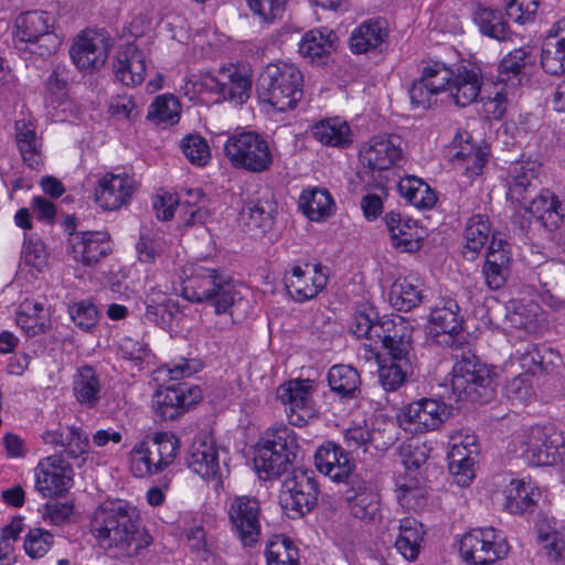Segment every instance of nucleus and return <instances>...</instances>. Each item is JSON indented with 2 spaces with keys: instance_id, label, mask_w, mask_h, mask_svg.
Listing matches in <instances>:
<instances>
[{
  "instance_id": "f257e3e1",
  "label": "nucleus",
  "mask_w": 565,
  "mask_h": 565,
  "mask_svg": "<svg viewBox=\"0 0 565 565\" xmlns=\"http://www.w3.org/2000/svg\"><path fill=\"white\" fill-rule=\"evenodd\" d=\"M90 532L99 546L117 548L128 557L139 555L152 543V536L140 527L137 510L121 500H106L96 508Z\"/></svg>"
},
{
  "instance_id": "f03ea898",
  "label": "nucleus",
  "mask_w": 565,
  "mask_h": 565,
  "mask_svg": "<svg viewBox=\"0 0 565 565\" xmlns=\"http://www.w3.org/2000/svg\"><path fill=\"white\" fill-rule=\"evenodd\" d=\"M183 296L191 302L212 306L216 315L228 311L232 317V308L243 300L237 297L238 292L230 277L218 269L204 266L194 267L184 284Z\"/></svg>"
},
{
  "instance_id": "7ed1b4c3",
  "label": "nucleus",
  "mask_w": 565,
  "mask_h": 565,
  "mask_svg": "<svg viewBox=\"0 0 565 565\" xmlns=\"http://www.w3.org/2000/svg\"><path fill=\"white\" fill-rule=\"evenodd\" d=\"M302 87V73L287 62L268 64L256 84L258 97L278 111L295 108L303 96Z\"/></svg>"
},
{
  "instance_id": "20e7f679",
  "label": "nucleus",
  "mask_w": 565,
  "mask_h": 565,
  "mask_svg": "<svg viewBox=\"0 0 565 565\" xmlns=\"http://www.w3.org/2000/svg\"><path fill=\"white\" fill-rule=\"evenodd\" d=\"M455 359L451 390L456 399H466L473 403L491 401L495 395L498 385L494 371L480 363L470 350H462L460 354H455Z\"/></svg>"
},
{
  "instance_id": "39448f33",
  "label": "nucleus",
  "mask_w": 565,
  "mask_h": 565,
  "mask_svg": "<svg viewBox=\"0 0 565 565\" xmlns=\"http://www.w3.org/2000/svg\"><path fill=\"white\" fill-rule=\"evenodd\" d=\"M298 449L294 429L288 426L268 429L256 451L255 467L260 473H265L264 479L277 478L296 459Z\"/></svg>"
},
{
  "instance_id": "423d86ee",
  "label": "nucleus",
  "mask_w": 565,
  "mask_h": 565,
  "mask_svg": "<svg viewBox=\"0 0 565 565\" xmlns=\"http://www.w3.org/2000/svg\"><path fill=\"white\" fill-rule=\"evenodd\" d=\"M224 153L234 168L253 173L268 171L274 163L267 140L255 131L232 135L224 145Z\"/></svg>"
},
{
  "instance_id": "0eeeda50",
  "label": "nucleus",
  "mask_w": 565,
  "mask_h": 565,
  "mask_svg": "<svg viewBox=\"0 0 565 565\" xmlns=\"http://www.w3.org/2000/svg\"><path fill=\"white\" fill-rule=\"evenodd\" d=\"M54 18L46 11L33 10L20 14L15 20V38L20 42L38 45L34 51L41 56L51 55L62 44V36L54 29Z\"/></svg>"
},
{
  "instance_id": "6e6552de",
  "label": "nucleus",
  "mask_w": 565,
  "mask_h": 565,
  "mask_svg": "<svg viewBox=\"0 0 565 565\" xmlns=\"http://www.w3.org/2000/svg\"><path fill=\"white\" fill-rule=\"evenodd\" d=\"M280 503L290 519L311 512L318 501V483L312 470L295 469L284 481Z\"/></svg>"
},
{
  "instance_id": "1a4fd4ad",
  "label": "nucleus",
  "mask_w": 565,
  "mask_h": 565,
  "mask_svg": "<svg viewBox=\"0 0 565 565\" xmlns=\"http://www.w3.org/2000/svg\"><path fill=\"white\" fill-rule=\"evenodd\" d=\"M460 555L473 565H490L507 556L509 545L494 527L475 529L460 540Z\"/></svg>"
},
{
  "instance_id": "9d476101",
  "label": "nucleus",
  "mask_w": 565,
  "mask_h": 565,
  "mask_svg": "<svg viewBox=\"0 0 565 565\" xmlns=\"http://www.w3.org/2000/svg\"><path fill=\"white\" fill-rule=\"evenodd\" d=\"M345 487L343 498L354 519L372 523L381 518V497L374 483L367 479L366 471L351 477Z\"/></svg>"
},
{
  "instance_id": "9b49d317",
  "label": "nucleus",
  "mask_w": 565,
  "mask_h": 565,
  "mask_svg": "<svg viewBox=\"0 0 565 565\" xmlns=\"http://www.w3.org/2000/svg\"><path fill=\"white\" fill-rule=\"evenodd\" d=\"M232 532L244 546H253L260 535V503L249 495H235L227 504Z\"/></svg>"
},
{
  "instance_id": "f8f14e48",
  "label": "nucleus",
  "mask_w": 565,
  "mask_h": 565,
  "mask_svg": "<svg viewBox=\"0 0 565 565\" xmlns=\"http://www.w3.org/2000/svg\"><path fill=\"white\" fill-rule=\"evenodd\" d=\"M459 306L454 299H444L431 309L428 320V333L443 347L454 350L461 349L463 344L462 318Z\"/></svg>"
},
{
  "instance_id": "ddd939ff",
  "label": "nucleus",
  "mask_w": 565,
  "mask_h": 565,
  "mask_svg": "<svg viewBox=\"0 0 565 565\" xmlns=\"http://www.w3.org/2000/svg\"><path fill=\"white\" fill-rule=\"evenodd\" d=\"M448 406L434 398H422L404 406L397 416L401 427L413 434L438 429L449 417Z\"/></svg>"
},
{
  "instance_id": "4468645a",
  "label": "nucleus",
  "mask_w": 565,
  "mask_h": 565,
  "mask_svg": "<svg viewBox=\"0 0 565 565\" xmlns=\"http://www.w3.org/2000/svg\"><path fill=\"white\" fill-rule=\"evenodd\" d=\"M520 457L529 465L551 466L558 458V448L563 445L562 436L540 426L531 427L519 437Z\"/></svg>"
},
{
  "instance_id": "2eb2a0df",
  "label": "nucleus",
  "mask_w": 565,
  "mask_h": 565,
  "mask_svg": "<svg viewBox=\"0 0 565 565\" xmlns=\"http://www.w3.org/2000/svg\"><path fill=\"white\" fill-rule=\"evenodd\" d=\"M201 398L202 392L199 386L181 382L158 391L153 396V407L161 419L172 420Z\"/></svg>"
},
{
  "instance_id": "dca6fc26",
  "label": "nucleus",
  "mask_w": 565,
  "mask_h": 565,
  "mask_svg": "<svg viewBox=\"0 0 565 565\" xmlns=\"http://www.w3.org/2000/svg\"><path fill=\"white\" fill-rule=\"evenodd\" d=\"M401 142L396 135L371 138L359 152L362 168L372 173L391 169L402 158Z\"/></svg>"
},
{
  "instance_id": "f3484780",
  "label": "nucleus",
  "mask_w": 565,
  "mask_h": 565,
  "mask_svg": "<svg viewBox=\"0 0 565 565\" xmlns=\"http://www.w3.org/2000/svg\"><path fill=\"white\" fill-rule=\"evenodd\" d=\"M35 488L43 497H60L72 483V468L57 455L41 460L35 470Z\"/></svg>"
},
{
  "instance_id": "a211bd4d",
  "label": "nucleus",
  "mask_w": 565,
  "mask_h": 565,
  "mask_svg": "<svg viewBox=\"0 0 565 565\" xmlns=\"http://www.w3.org/2000/svg\"><path fill=\"white\" fill-rule=\"evenodd\" d=\"M277 397L285 405L290 425L301 427L315 416L310 386L302 381L281 384L277 390Z\"/></svg>"
},
{
  "instance_id": "6ab92c4d",
  "label": "nucleus",
  "mask_w": 565,
  "mask_h": 565,
  "mask_svg": "<svg viewBox=\"0 0 565 565\" xmlns=\"http://www.w3.org/2000/svg\"><path fill=\"white\" fill-rule=\"evenodd\" d=\"M108 39L100 32H83L70 49L73 63L82 71L100 68L109 53Z\"/></svg>"
},
{
  "instance_id": "aec40b11",
  "label": "nucleus",
  "mask_w": 565,
  "mask_h": 565,
  "mask_svg": "<svg viewBox=\"0 0 565 565\" xmlns=\"http://www.w3.org/2000/svg\"><path fill=\"white\" fill-rule=\"evenodd\" d=\"M136 189L137 184L129 175L106 173L95 189V202L105 211H115L130 201Z\"/></svg>"
},
{
  "instance_id": "412c9836",
  "label": "nucleus",
  "mask_w": 565,
  "mask_h": 565,
  "mask_svg": "<svg viewBox=\"0 0 565 565\" xmlns=\"http://www.w3.org/2000/svg\"><path fill=\"white\" fill-rule=\"evenodd\" d=\"M276 211L277 203L274 194L265 190L244 204L241 211V220L246 231L252 235H263L273 227Z\"/></svg>"
},
{
  "instance_id": "4be33fe9",
  "label": "nucleus",
  "mask_w": 565,
  "mask_h": 565,
  "mask_svg": "<svg viewBox=\"0 0 565 565\" xmlns=\"http://www.w3.org/2000/svg\"><path fill=\"white\" fill-rule=\"evenodd\" d=\"M318 470L337 482L348 483L353 476H361L363 471L354 472V461L343 446L328 443L321 446L315 456Z\"/></svg>"
},
{
  "instance_id": "5701e85b",
  "label": "nucleus",
  "mask_w": 565,
  "mask_h": 565,
  "mask_svg": "<svg viewBox=\"0 0 565 565\" xmlns=\"http://www.w3.org/2000/svg\"><path fill=\"white\" fill-rule=\"evenodd\" d=\"M312 277H307L308 270L299 265H295L290 271L285 274V287L294 300L303 302L312 299L326 287L328 282L327 268L316 264L312 265Z\"/></svg>"
},
{
  "instance_id": "b1692460",
  "label": "nucleus",
  "mask_w": 565,
  "mask_h": 565,
  "mask_svg": "<svg viewBox=\"0 0 565 565\" xmlns=\"http://www.w3.org/2000/svg\"><path fill=\"white\" fill-rule=\"evenodd\" d=\"M186 465L202 479L220 480L221 478L217 450L206 435L194 438L186 455Z\"/></svg>"
},
{
  "instance_id": "393cba45",
  "label": "nucleus",
  "mask_w": 565,
  "mask_h": 565,
  "mask_svg": "<svg viewBox=\"0 0 565 565\" xmlns=\"http://www.w3.org/2000/svg\"><path fill=\"white\" fill-rule=\"evenodd\" d=\"M73 258L86 266L97 264L111 252L109 234L106 232H83L70 241Z\"/></svg>"
},
{
  "instance_id": "a878e982",
  "label": "nucleus",
  "mask_w": 565,
  "mask_h": 565,
  "mask_svg": "<svg viewBox=\"0 0 565 565\" xmlns=\"http://www.w3.org/2000/svg\"><path fill=\"white\" fill-rule=\"evenodd\" d=\"M146 68L145 54L132 43L117 52L113 64L116 79L126 86L141 84L145 81Z\"/></svg>"
},
{
  "instance_id": "bb28decb",
  "label": "nucleus",
  "mask_w": 565,
  "mask_h": 565,
  "mask_svg": "<svg viewBox=\"0 0 565 565\" xmlns=\"http://www.w3.org/2000/svg\"><path fill=\"white\" fill-rule=\"evenodd\" d=\"M385 223L394 247L408 253L417 252L422 247L424 231L416 221L390 212L385 215Z\"/></svg>"
},
{
  "instance_id": "cd10ccee",
  "label": "nucleus",
  "mask_w": 565,
  "mask_h": 565,
  "mask_svg": "<svg viewBox=\"0 0 565 565\" xmlns=\"http://www.w3.org/2000/svg\"><path fill=\"white\" fill-rule=\"evenodd\" d=\"M537 164L531 160L512 162L508 169L507 196L520 204L526 203L527 193L536 189Z\"/></svg>"
},
{
  "instance_id": "c85d7f7f",
  "label": "nucleus",
  "mask_w": 565,
  "mask_h": 565,
  "mask_svg": "<svg viewBox=\"0 0 565 565\" xmlns=\"http://www.w3.org/2000/svg\"><path fill=\"white\" fill-rule=\"evenodd\" d=\"M478 446L475 437L467 436L466 443H454L448 454L449 470L455 477V481L460 487H467L475 478L473 466Z\"/></svg>"
},
{
  "instance_id": "c756f323",
  "label": "nucleus",
  "mask_w": 565,
  "mask_h": 565,
  "mask_svg": "<svg viewBox=\"0 0 565 565\" xmlns=\"http://www.w3.org/2000/svg\"><path fill=\"white\" fill-rule=\"evenodd\" d=\"M388 38L385 19L375 18L363 21L350 35V49L355 54L377 50Z\"/></svg>"
},
{
  "instance_id": "7c9ffc66",
  "label": "nucleus",
  "mask_w": 565,
  "mask_h": 565,
  "mask_svg": "<svg viewBox=\"0 0 565 565\" xmlns=\"http://www.w3.org/2000/svg\"><path fill=\"white\" fill-rule=\"evenodd\" d=\"M42 439L46 445L62 447L72 458H78L87 452L89 446L88 437L75 426L60 425L57 429L44 431Z\"/></svg>"
},
{
  "instance_id": "2f4dec72",
  "label": "nucleus",
  "mask_w": 565,
  "mask_h": 565,
  "mask_svg": "<svg viewBox=\"0 0 565 565\" xmlns=\"http://www.w3.org/2000/svg\"><path fill=\"white\" fill-rule=\"evenodd\" d=\"M214 89L225 99L237 104L245 103L249 97L252 78L237 70H222L218 77L212 79Z\"/></svg>"
},
{
  "instance_id": "473e14b6",
  "label": "nucleus",
  "mask_w": 565,
  "mask_h": 565,
  "mask_svg": "<svg viewBox=\"0 0 565 565\" xmlns=\"http://www.w3.org/2000/svg\"><path fill=\"white\" fill-rule=\"evenodd\" d=\"M524 210L531 214H533L541 224L553 231L557 228L562 223L563 215L558 211L561 207V203L557 196L547 189H543L540 193L533 198L529 205L525 203Z\"/></svg>"
},
{
  "instance_id": "72a5a7b5",
  "label": "nucleus",
  "mask_w": 565,
  "mask_h": 565,
  "mask_svg": "<svg viewBox=\"0 0 565 565\" xmlns=\"http://www.w3.org/2000/svg\"><path fill=\"white\" fill-rule=\"evenodd\" d=\"M179 313V303L160 291L152 292L146 299L143 319L161 329L170 328Z\"/></svg>"
},
{
  "instance_id": "f704fd0d",
  "label": "nucleus",
  "mask_w": 565,
  "mask_h": 565,
  "mask_svg": "<svg viewBox=\"0 0 565 565\" xmlns=\"http://www.w3.org/2000/svg\"><path fill=\"white\" fill-rule=\"evenodd\" d=\"M481 90V82L472 70H459L449 84V96L459 107H466L477 100Z\"/></svg>"
},
{
  "instance_id": "c9c22d12",
  "label": "nucleus",
  "mask_w": 565,
  "mask_h": 565,
  "mask_svg": "<svg viewBox=\"0 0 565 565\" xmlns=\"http://www.w3.org/2000/svg\"><path fill=\"white\" fill-rule=\"evenodd\" d=\"M73 391L82 405L88 408L96 406L102 397V385L94 367L85 365L78 370L74 377Z\"/></svg>"
},
{
  "instance_id": "e433bc0d",
  "label": "nucleus",
  "mask_w": 565,
  "mask_h": 565,
  "mask_svg": "<svg viewBox=\"0 0 565 565\" xmlns=\"http://www.w3.org/2000/svg\"><path fill=\"white\" fill-rule=\"evenodd\" d=\"M328 383L331 391L343 398H356L361 392L360 374L351 365H333L328 372Z\"/></svg>"
},
{
  "instance_id": "4c0bfd02",
  "label": "nucleus",
  "mask_w": 565,
  "mask_h": 565,
  "mask_svg": "<svg viewBox=\"0 0 565 565\" xmlns=\"http://www.w3.org/2000/svg\"><path fill=\"white\" fill-rule=\"evenodd\" d=\"M316 140L324 146L344 148L352 142L351 129L347 121L328 118L312 127Z\"/></svg>"
},
{
  "instance_id": "58836bf2",
  "label": "nucleus",
  "mask_w": 565,
  "mask_h": 565,
  "mask_svg": "<svg viewBox=\"0 0 565 565\" xmlns=\"http://www.w3.org/2000/svg\"><path fill=\"white\" fill-rule=\"evenodd\" d=\"M490 235V223L486 215L477 214L471 216L465 228V245L462 255L466 258L475 259V256L483 248Z\"/></svg>"
},
{
  "instance_id": "ea45409f",
  "label": "nucleus",
  "mask_w": 565,
  "mask_h": 565,
  "mask_svg": "<svg viewBox=\"0 0 565 565\" xmlns=\"http://www.w3.org/2000/svg\"><path fill=\"white\" fill-rule=\"evenodd\" d=\"M299 205L311 221L319 222L331 215L334 203L327 189H308L301 193Z\"/></svg>"
},
{
  "instance_id": "a19ab883",
  "label": "nucleus",
  "mask_w": 565,
  "mask_h": 565,
  "mask_svg": "<svg viewBox=\"0 0 565 565\" xmlns=\"http://www.w3.org/2000/svg\"><path fill=\"white\" fill-rule=\"evenodd\" d=\"M540 497L539 491L524 481H512L507 489L505 509L512 514L532 511Z\"/></svg>"
},
{
  "instance_id": "79ce46f5",
  "label": "nucleus",
  "mask_w": 565,
  "mask_h": 565,
  "mask_svg": "<svg viewBox=\"0 0 565 565\" xmlns=\"http://www.w3.org/2000/svg\"><path fill=\"white\" fill-rule=\"evenodd\" d=\"M334 40L332 31L310 30L299 43V53L311 61L321 60L334 50Z\"/></svg>"
},
{
  "instance_id": "37998d69",
  "label": "nucleus",
  "mask_w": 565,
  "mask_h": 565,
  "mask_svg": "<svg viewBox=\"0 0 565 565\" xmlns=\"http://www.w3.org/2000/svg\"><path fill=\"white\" fill-rule=\"evenodd\" d=\"M382 345L391 355V361H412V330L401 316H397V322L394 331L386 335V340Z\"/></svg>"
},
{
  "instance_id": "c03bdc74",
  "label": "nucleus",
  "mask_w": 565,
  "mask_h": 565,
  "mask_svg": "<svg viewBox=\"0 0 565 565\" xmlns=\"http://www.w3.org/2000/svg\"><path fill=\"white\" fill-rule=\"evenodd\" d=\"M475 21L482 34L497 41L511 39L512 32L500 11L490 8H479L475 12Z\"/></svg>"
},
{
  "instance_id": "a18cd8bd",
  "label": "nucleus",
  "mask_w": 565,
  "mask_h": 565,
  "mask_svg": "<svg viewBox=\"0 0 565 565\" xmlns=\"http://www.w3.org/2000/svg\"><path fill=\"white\" fill-rule=\"evenodd\" d=\"M423 300V290L408 278L397 279L390 290V302L399 311H409Z\"/></svg>"
},
{
  "instance_id": "49530a36",
  "label": "nucleus",
  "mask_w": 565,
  "mask_h": 565,
  "mask_svg": "<svg viewBox=\"0 0 565 565\" xmlns=\"http://www.w3.org/2000/svg\"><path fill=\"white\" fill-rule=\"evenodd\" d=\"M267 565H299V554L292 541L285 535H274L265 551Z\"/></svg>"
},
{
  "instance_id": "de8ad7c7",
  "label": "nucleus",
  "mask_w": 565,
  "mask_h": 565,
  "mask_svg": "<svg viewBox=\"0 0 565 565\" xmlns=\"http://www.w3.org/2000/svg\"><path fill=\"white\" fill-rule=\"evenodd\" d=\"M15 142L23 161L29 167L38 164L39 140L34 125L25 119L17 120L14 125Z\"/></svg>"
},
{
  "instance_id": "09e8293b",
  "label": "nucleus",
  "mask_w": 565,
  "mask_h": 565,
  "mask_svg": "<svg viewBox=\"0 0 565 565\" xmlns=\"http://www.w3.org/2000/svg\"><path fill=\"white\" fill-rule=\"evenodd\" d=\"M379 383L385 392H395L403 386L413 374V362L404 360L391 361L379 367Z\"/></svg>"
},
{
  "instance_id": "8fccbe9b",
  "label": "nucleus",
  "mask_w": 565,
  "mask_h": 565,
  "mask_svg": "<svg viewBox=\"0 0 565 565\" xmlns=\"http://www.w3.org/2000/svg\"><path fill=\"white\" fill-rule=\"evenodd\" d=\"M147 119L160 125H173L180 119V103L169 94L160 95L150 104Z\"/></svg>"
},
{
  "instance_id": "3c124183",
  "label": "nucleus",
  "mask_w": 565,
  "mask_h": 565,
  "mask_svg": "<svg viewBox=\"0 0 565 565\" xmlns=\"http://www.w3.org/2000/svg\"><path fill=\"white\" fill-rule=\"evenodd\" d=\"M204 199L201 189H186L179 200L181 206V217L184 225L192 226L203 224L209 216L207 210L203 205H199Z\"/></svg>"
},
{
  "instance_id": "603ef678",
  "label": "nucleus",
  "mask_w": 565,
  "mask_h": 565,
  "mask_svg": "<svg viewBox=\"0 0 565 565\" xmlns=\"http://www.w3.org/2000/svg\"><path fill=\"white\" fill-rule=\"evenodd\" d=\"M541 66L550 75H565V46L546 38L541 51Z\"/></svg>"
},
{
  "instance_id": "864d4df0",
  "label": "nucleus",
  "mask_w": 565,
  "mask_h": 565,
  "mask_svg": "<svg viewBox=\"0 0 565 565\" xmlns=\"http://www.w3.org/2000/svg\"><path fill=\"white\" fill-rule=\"evenodd\" d=\"M537 540L551 562L565 565V530L540 527Z\"/></svg>"
},
{
  "instance_id": "5fc2aeb1",
  "label": "nucleus",
  "mask_w": 565,
  "mask_h": 565,
  "mask_svg": "<svg viewBox=\"0 0 565 565\" xmlns=\"http://www.w3.org/2000/svg\"><path fill=\"white\" fill-rule=\"evenodd\" d=\"M531 374H521L513 377L505 385L504 392L507 398L512 405H527L534 397V390Z\"/></svg>"
},
{
  "instance_id": "6e6d98bb",
  "label": "nucleus",
  "mask_w": 565,
  "mask_h": 565,
  "mask_svg": "<svg viewBox=\"0 0 565 565\" xmlns=\"http://www.w3.org/2000/svg\"><path fill=\"white\" fill-rule=\"evenodd\" d=\"M420 77L428 84L435 95L448 92L452 81V73L445 65L439 63L429 64L423 67Z\"/></svg>"
},
{
  "instance_id": "4d7b16f0",
  "label": "nucleus",
  "mask_w": 565,
  "mask_h": 565,
  "mask_svg": "<svg viewBox=\"0 0 565 565\" xmlns=\"http://www.w3.org/2000/svg\"><path fill=\"white\" fill-rule=\"evenodd\" d=\"M250 11L264 23L281 19L288 0H246Z\"/></svg>"
},
{
  "instance_id": "13d9d810",
  "label": "nucleus",
  "mask_w": 565,
  "mask_h": 565,
  "mask_svg": "<svg viewBox=\"0 0 565 565\" xmlns=\"http://www.w3.org/2000/svg\"><path fill=\"white\" fill-rule=\"evenodd\" d=\"M53 544V535L40 527L31 529L24 540L25 553L32 558L43 557Z\"/></svg>"
},
{
  "instance_id": "bf43d9fd",
  "label": "nucleus",
  "mask_w": 565,
  "mask_h": 565,
  "mask_svg": "<svg viewBox=\"0 0 565 565\" xmlns=\"http://www.w3.org/2000/svg\"><path fill=\"white\" fill-rule=\"evenodd\" d=\"M181 149L188 160L196 166H204L210 159L206 141L198 135H189L182 139Z\"/></svg>"
},
{
  "instance_id": "052dcab7",
  "label": "nucleus",
  "mask_w": 565,
  "mask_h": 565,
  "mask_svg": "<svg viewBox=\"0 0 565 565\" xmlns=\"http://www.w3.org/2000/svg\"><path fill=\"white\" fill-rule=\"evenodd\" d=\"M42 518L53 525L74 522V504L72 502L49 501L43 507Z\"/></svg>"
},
{
  "instance_id": "680f3d73",
  "label": "nucleus",
  "mask_w": 565,
  "mask_h": 565,
  "mask_svg": "<svg viewBox=\"0 0 565 565\" xmlns=\"http://www.w3.org/2000/svg\"><path fill=\"white\" fill-rule=\"evenodd\" d=\"M22 260L26 266L42 271L47 264V253L43 242L32 237L25 241L22 249Z\"/></svg>"
},
{
  "instance_id": "e2e57ef3",
  "label": "nucleus",
  "mask_w": 565,
  "mask_h": 565,
  "mask_svg": "<svg viewBox=\"0 0 565 565\" xmlns=\"http://www.w3.org/2000/svg\"><path fill=\"white\" fill-rule=\"evenodd\" d=\"M483 264L491 265H512V256L509 243L503 239L499 233H493L490 244L487 248Z\"/></svg>"
},
{
  "instance_id": "0e129e2a",
  "label": "nucleus",
  "mask_w": 565,
  "mask_h": 565,
  "mask_svg": "<svg viewBox=\"0 0 565 565\" xmlns=\"http://www.w3.org/2000/svg\"><path fill=\"white\" fill-rule=\"evenodd\" d=\"M68 312L74 323L84 330H90L97 323L98 311L89 301L74 302L68 306Z\"/></svg>"
},
{
  "instance_id": "69168bd1",
  "label": "nucleus",
  "mask_w": 565,
  "mask_h": 565,
  "mask_svg": "<svg viewBox=\"0 0 565 565\" xmlns=\"http://www.w3.org/2000/svg\"><path fill=\"white\" fill-rule=\"evenodd\" d=\"M539 6L540 0H505L508 17L521 24L533 19Z\"/></svg>"
},
{
  "instance_id": "338daca9",
  "label": "nucleus",
  "mask_w": 565,
  "mask_h": 565,
  "mask_svg": "<svg viewBox=\"0 0 565 565\" xmlns=\"http://www.w3.org/2000/svg\"><path fill=\"white\" fill-rule=\"evenodd\" d=\"M527 54L525 49H518L510 52L500 64V79L508 82L512 76L516 77L525 66Z\"/></svg>"
},
{
  "instance_id": "774afa93",
  "label": "nucleus",
  "mask_w": 565,
  "mask_h": 565,
  "mask_svg": "<svg viewBox=\"0 0 565 565\" xmlns=\"http://www.w3.org/2000/svg\"><path fill=\"white\" fill-rule=\"evenodd\" d=\"M152 440L157 444L161 457L169 467L178 455L180 439L171 431H159L152 436Z\"/></svg>"
}]
</instances>
